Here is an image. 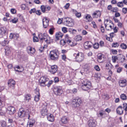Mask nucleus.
<instances>
[{"mask_svg": "<svg viewBox=\"0 0 127 127\" xmlns=\"http://www.w3.org/2000/svg\"><path fill=\"white\" fill-rule=\"evenodd\" d=\"M82 88L84 90H87L92 88L91 82L88 80H85L82 83Z\"/></svg>", "mask_w": 127, "mask_h": 127, "instance_id": "1", "label": "nucleus"}, {"mask_svg": "<svg viewBox=\"0 0 127 127\" xmlns=\"http://www.w3.org/2000/svg\"><path fill=\"white\" fill-rule=\"evenodd\" d=\"M63 23L64 25L69 27H72L74 24L73 20L68 17L64 18Z\"/></svg>", "mask_w": 127, "mask_h": 127, "instance_id": "2", "label": "nucleus"}, {"mask_svg": "<svg viewBox=\"0 0 127 127\" xmlns=\"http://www.w3.org/2000/svg\"><path fill=\"white\" fill-rule=\"evenodd\" d=\"M49 55L52 60L55 61L58 59L59 54L55 50L50 51Z\"/></svg>", "mask_w": 127, "mask_h": 127, "instance_id": "3", "label": "nucleus"}, {"mask_svg": "<svg viewBox=\"0 0 127 127\" xmlns=\"http://www.w3.org/2000/svg\"><path fill=\"white\" fill-rule=\"evenodd\" d=\"M82 102V101L80 98H76L72 101V106L75 108L78 107Z\"/></svg>", "mask_w": 127, "mask_h": 127, "instance_id": "4", "label": "nucleus"}, {"mask_svg": "<svg viewBox=\"0 0 127 127\" xmlns=\"http://www.w3.org/2000/svg\"><path fill=\"white\" fill-rule=\"evenodd\" d=\"M74 56H75L76 61L78 62H80L83 61L84 59V54L81 52H79L77 54H75Z\"/></svg>", "mask_w": 127, "mask_h": 127, "instance_id": "5", "label": "nucleus"}, {"mask_svg": "<svg viewBox=\"0 0 127 127\" xmlns=\"http://www.w3.org/2000/svg\"><path fill=\"white\" fill-rule=\"evenodd\" d=\"M53 91L55 94L57 95H60L63 92L62 88L60 86L55 87Z\"/></svg>", "mask_w": 127, "mask_h": 127, "instance_id": "6", "label": "nucleus"}, {"mask_svg": "<svg viewBox=\"0 0 127 127\" xmlns=\"http://www.w3.org/2000/svg\"><path fill=\"white\" fill-rule=\"evenodd\" d=\"M48 80V79L45 77H41L39 81L40 85V86H45L46 85V83Z\"/></svg>", "mask_w": 127, "mask_h": 127, "instance_id": "7", "label": "nucleus"}, {"mask_svg": "<svg viewBox=\"0 0 127 127\" xmlns=\"http://www.w3.org/2000/svg\"><path fill=\"white\" fill-rule=\"evenodd\" d=\"M88 123V125L89 127H95L97 124L96 120L93 119L89 120Z\"/></svg>", "mask_w": 127, "mask_h": 127, "instance_id": "8", "label": "nucleus"}, {"mask_svg": "<svg viewBox=\"0 0 127 127\" xmlns=\"http://www.w3.org/2000/svg\"><path fill=\"white\" fill-rule=\"evenodd\" d=\"M27 114V113L23 108L20 109L18 113V116L22 118L25 117Z\"/></svg>", "mask_w": 127, "mask_h": 127, "instance_id": "9", "label": "nucleus"}, {"mask_svg": "<svg viewBox=\"0 0 127 127\" xmlns=\"http://www.w3.org/2000/svg\"><path fill=\"white\" fill-rule=\"evenodd\" d=\"M7 109V112L10 115L13 114L15 112V110L14 107L12 106H8Z\"/></svg>", "mask_w": 127, "mask_h": 127, "instance_id": "10", "label": "nucleus"}, {"mask_svg": "<svg viewBox=\"0 0 127 127\" xmlns=\"http://www.w3.org/2000/svg\"><path fill=\"white\" fill-rule=\"evenodd\" d=\"M27 51L29 54L32 55L35 53V50L34 48L29 46L27 48Z\"/></svg>", "mask_w": 127, "mask_h": 127, "instance_id": "11", "label": "nucleus"}, {"mask_svg": "<svg viewBox=\"0 0 127 127\" xmlns=\"http://www.w3.org/2000/svg\"><path fill=\"white\" fill-rule=\"evenodd\" d=\"M58 67L56 65H54L51 67V69L50 70V72L52 74H54L57 71Z\"/></svg>", "mask_w": 127, "mask_h": 127, "instance_id": "12", "label": "nucleus"}, {"mask_svg": "<svg viewBox=\"0 0 127 127\" xmlns=\"http://www.w3.org/2000/svg\"><path fill=\"white\" fill-rule=\"evenodd\" d=\"M43 26L44 28H46L48 26L49 21L46 17L44 18L42 20Z\"/></svg>", "mask_w": 127, "mask_h": 127, "instance_id": "13", "label": "nucleus"}, {"mask_svg": "<svg viewBox=\"0 0 127 127\" xmlns=\"http://www.w3.org/2000/svg\"><path fill=\"white\" fill-rule=\"evenodd\" d=\"M15 84V81L13 79L9 80L8 82V86L12 88L13 89L14 88V86Z\"/></svg>", "mask_w": 127, "mask_h": 127, "instance_id": "14", "label": "nucleus"}, {"mask_svg": "<svg viewBox=\"0 0 127 127\" xmlns=\"http://www.w3.org/2000/svg\"><path fill=\"white\" fill-rule=\"evenodd\" d=\"M101 15L100 11L99 10L95 11L93 14V18H97L100 17Z\"/></svg>", "mask_w": 127, "mask_h": 127, "instance_id": "15", "label": "nucleus"}, {"mask_svg": "<svg viewBox=\"0 0 127 127\" xmlns=\"http://www.w3.org/2000/svg\"><path fill=\"white\" fill-rule=\"evenodd\" d=\"M98 62L100 63L103 62L104 61V58L101 54H98L97 55Z\"/></svg>", "mask_w": 127, "mask_h": 127, "instance_id": "16", "label": "nucleus"}, {"mask_svg": "<svg viewBox=\"0 0 127 127\" xmlns=\"http://www.w3.org/2000/svg\"><path fill=\"white\" fill-rule=\"evenodd\" d=\"M124 110L121 106H119L117 109V112L118 114L121 115L123 114Z\"/></svg>", "mask_w": 127, "mask_h": 127, "instance_id": "17", "label": "nucleus"}, {"mask_svg": "<svg viewBox=\"0 0 127 127\" xmlns=\"http://www.w3.org/2000/svg\"><path fill=\"white\" fill-rule=\"evenodd\" d=\"M120 86L121 87H124L127 85V81L126 80H121L119 81Z\"/></svg>", "mask_w": 127, "mask_h": 127, "instance_id": "18", "label": "nucleus"}, {"mask_svg": "<svg viewBox=\"0 0 127 127\" xmlns=\"http://www.w3.org/2000/svg\"><path fill=\"white\" fill-rule=\"evenodd\" d=\"M35 121L33 119L30 120L28 122L27 126V127H32L34 124Z\"/></svg>", "mask_w": 127, "mask_h": 127, "instance_id": "19", "label": "nucleus"}, {"mask_svg": "<svg viewBox=\"0 0 127 127\" xmlns=\"http://www.w3.org/2000/svg\"><path fill=\"white\" fill-rule=\"evenodd\" d=\"M63 36V34L60 32L56 33L55 34V36L56 39L58 40L60 38H62Z\"/></svg>", "mask_w": 127, "mask_h": 127, "instance_id": "20", "label": "nucleus"}, {"mask_svg": "<svg viewBox=\"0 0 127 127\" xmlns=\"http://www.w3.org/2000/svg\"><path fill=\"white\" fill-rule=\"evenodd\" d=\"M91 44H92L91 42L87 41L84 43V46L85 48L88 49L91 47Z\"/></svg>", "mask_w": 127, "mask_h": 127, "instance_id": "21", "label": "nucleus"}, {"mask_svg": "<svg viewBox=\"0 0 127 127\" xmlns=\"http://www.w3.org/2000/svg\"><path fill=\"white\" fill-rule=\"evenodd\" d=\"M41 113L42 115L45 116L47 114V110L46 109V107H45L41 110Z\"/></svg>", "mask_w": 127, "mask_h": 127, "instance_id": "22", "label": "nucleus"}, {"mask_svg": "<svg viewBox=\"0 0 127 127\" xmlns=\"http://www.w3.org/2000/svg\"><path fill=\"white\" fill-rule=\"evenodd\" d=\"M6 32V28L3 27L0 28V33L2 35H4Z\"/></svg>", "mask_w": 127, "mask_h": 127, "instance_id": "23", "label": "nucleus"}, {"mask_svg": "<svg viewBox=\"0 0 127 127\" xmlns=\"http://www.w3.org/2000/svg\"><path fill=\"white\" fill-rule=\"evenodd\" d=\"M37 95H35L34 97V100L36 102L38 101L39 100L40 94L39 92L37 91L36 92Z\"/></svg>", "mask_w": 127, "mask_h": 127, "instance_id": "24", "label": "nucleus"}, {"mask_svg": "<svg viewBox=\"0 0 127 127\" xmlns=\"http://www.w3.org/2000/svg\"><path fill=\"white\" fill-rule=\"evenodd\" d=\"M68 121L67 118L65 116L61 118V121L63 123L66 124L67 123Z\"/></svg>", "mask_w": 127, "mask_h": 127, "instance_id": "25", "label": "nucleus"}, {"mask_svg": "<svg viewBox=\"0 0 127 127\" xmlns=\"http://www.w3.org/2000/svg\"><path fill=\"white\" fill-rule=\"evenodd\" d=\"M31 95L30 94H27L25 96V100L28 102L31 99Z\"/></svg>", "mask_w": 127, "mask_h": 127, "instance_id": "26", "label": "nucleus"}, {"mask_svg": "<svg viewBox=\"0 0 127 127\" xmlns=\"http://www.w3.org/2000/svg\"><path fill=\"white\" fill-rule=\"evenodd\" d=\"M82 39V37L80 35H78L75 37V39L76 41H81Z\"/></svg>", "mask_w": 127, "mask_h": 127, "instance_id": "27", "label": "nucleus"}, {"mask_svg": "<svg viewBox=\"0 0 127 127\" xmlns=\"http://www.w3.org/2000/svg\"><path fill=\"white\" fill-rule=\"evenodd\" d=\"M48 120L51 122H53L54 120V117L52 114H50L47 117Z\"/></svg>", "mask_w": 127, "mask_h": 127, "instance_id": "28", "label": "nucleus"}, {"mask_svg": "<svg viewBox=\"0 0 127 127\" xmlns=\"http://www.w3.org/2000/svg\"><path fill=\"white\" fill-rule=\"evenodd\" d=\"M85 18L88 20V22L92 20V17H91L90 15L89 14H87L85 16Z\"/></svg>", "mask_w": 127, "mask_h": 127, "instance_id": "29", "label": "nucleus"}, {"mask_svg": "<svg viewBox=\"0 0 127 127\" xmlns=\"http://www.w3.org/2000/svg\"><path fill=\"white\" fill-rule=\"evenodd\" d=\"M70 38L68 36V35L67 34L65 35V40L66 43H68L70 41Z\"/></svg>", "mask_w": 127, "mask_h": 127, "instance_id": "30", "label": "nucleus"}, {"mask_svg": "<svg viewBox=\"0 0 127 127\" xmlns=\"http://www.w3.org/2000/svg\"><path fill=\"white\" fill-rule=\"evenodd\" d=\"M39 38L40 40V42L42 43L43 41V35L42 33H40L38 34Z\"/></svg>", "mask_w": 127, "mask_h": 127, "instance_id": "31", "label": "nucleus"}, {"mask_svg": "<svg viewBox=\"0 0 127 127\" xmlns=\"http://www.w3.org/2000/svg\"><path fill=\"white\" fill-rule=\"evenodd\" d=\"M108 20L107 19L106 20H105V21L104 23V25H105V27L106 29L108 31H109V30H111L112 29V26H111L110 25L109 26V27L110 28V29H107L106 28V27L107 26V25L106 23H105V22L106 21L107 22H108Z\"/></svg>", "mask_w": 127, "mask_h": 127, "instance_id": "32", "label": "nucleus"}, {"mask_svg": "<svg viewBox=\"0 0 127 127\" xmlns=\"http://www.w3.org/2000/svg\"><path fill=\"white\" fill-rule=\"evenodd\" d=\"M112 65L110 63L106 64V69L110 70L112 68Z\"/></svg>", "mask_w": 127, "mask_h": 127, "instance_id": "33", "label": "nucleus"}, {"mask_svg": "<svg viewBox=\"0 0 127 127\" xmlns=\"http://www.w3.org/2000/svg\"><path fill=\"white\" fill-rule=\"evenodd\" d=\"M40 9L42 12L44 13L46 10V6H45L44 5H42L40 7Z\"/></svg>", "mask_w": 127, "mask_h": 127, "instance_id": "34", "label": "nucleus"}, {"mask_svg": "<svg viewBox=\"0 0 127 127\" xmlns=\"http://www.w3.org/2000/svg\"><path fill=\"white\" fill-rule=\"evenodd\" d=\"M118 59V57L117 56H113L112 57V60L113 62H116L117 60Z\"/></svg>", "mask_w": 127, "mask_h": 127, "instance_id": "35", "label": "nucleus"}, {"mask_svg": "<svg viewBox=\"0 0 127 127\" xmlns=\"http://www.w3.org/2000/svg\"><path fill=\"white\" fill-rule=\"evenodd\" d=\"M120 47L122 49H126L127 47L126 45L124 43H122L120 45Z\"/></svg>", "mask_w": 127, "mask_h": 127, "instance_id": "36", "label": "nucleus"}, {"mask_svg": "<svg viewBox=\"0 0 127 127\" xmlns=\"http://www.w3.org/2000/svg\"><path fill=\"white\" fill-rule=\"evenodd\" d=\"M46 40L47 41L46 42L48 44H50L52 41V40L51 39L50 37L49 36H47V39Z\"/></svg>", "mask_w": 127, "mask_h": 127, "instance_id": "37", "label": "nucleus"}, {"mask_svg": "<svg viewBox=\"0 0 127 127\" xmlns=\"http://www.w3.org/2000/svg\"><path fill=\"white\" fill-rule=\"evenodd\" d=\"M123 107L126 113H127V104L126 103H124L123 104Z\"/></svg>", "mask_w": 127, "mask_h": 127, "instance_id": "38", "label": "nucleus"}, {"mask_svg": "<svg viewBox=\"0 0 127 127\" xmlns=\"http://www.w3.org/2000/svg\"><path fill=\"white\" fill-rule=\"evenodd\" d=\"M60 43V45L62 46L65 45L66 43L64 39H62L61 40Z\"/></svg>", "mask_w": 127, "mask_h": 127, "instance_id": "39", "label": "nucleus"}, {"mask_svg": "<svg viewBox=\"0 0 127 127\" xmlns=\"http://www.w3.org/2000/svg\"><path fill=\"white\" fill-rule=\"evenodd\" d=\"M67 43L71 47L74 46L76 45L77 44L76 43H74L72 42H71V40L70 42H68Z\"/></svg>", "mask_w": 127, "mask_h": 127, "instance_id": "40", "label": "nucleus"}, {"mask_svg": "<svg viewBox=\"0 0 127 127\" xmlns=\"http://www.w3.org/2000/svg\"><path fill=\"white\" fill-rule=\"evenodd\" d=\"M121 98L123 100H125L127 99V96L124 94H122L120 96Z\"/></svg>", "mask_w": 127, "mask_h": 127, "instance_id": "41", "label": "nucleus"}, {"mask_svg": "<svg viewBox=\"0 0 127 127\" xmlns=\"http://www.w3.org/2000/svg\"><path fill=\"white\" fill-rule=\"evenodd\" d=\"M119 45V44L117 42L113 43L112 44V47H117Z\"/></svg>", "mask_w": 127, "mask_h": 127, "instance_id": "42", "label": "nucleus"}, {"mask_svg": "<svg viewBox=\"0 0 127 127\" xmlns=\"http://www.w3.org/2000/svg\"><path fill=\"white\" fill-rule=\"evenodd\" d=\"M75 14L76 16L78 18H80L81 16V13L80 12H78L77 11Z\"/></svg>", "mask_w": 127, "mask_h": 127, "instance_id": "43", "label": "nucleus"}, {"mask_svg": "<svg viewBox=\"0 0 127 127\" xmlns=\"http://www.w3.org/2000/svg\"><path fill=\"white\" fill-rule=\"evenodd\" d=\"M1 126L2 127H6V122L5 121H3L1 122Z\"/></svg>", "mask_w": 127, "mask_h": 127, "instance_id": "44", "label": "nucleus"}, {"mask_svg": "<svg viewBox=\"0 0 127 127\" xmlns=\"http://www.w3.org/2000/svg\"><path fill=\"white\" fill-rule=\"evenodd\" d=\"M7 40H5L4 41H3L1 43V45L3 46H5L6 44L7 43H8Z\"/></svg>", "mask_w": 127, "mask_h": 127, "instance_id": "45", "label": "nucleus"}, {"mask_svg": "<svg viewBox=\"0 0 127 127\" xmlns=\"http://www.w3.org/2000/svg\"><path fill=\"white\" fill-rule=\"evenodd\" d=\"M18 21V19L17 18H14L12 20V22L13 23H16Z\"/></svg>", "mask_w": 127, "mask_h": 127, "instance_id": "46", "label": "nucleus"}, {"mask_svg": "<svg viewBox=\"0 0 127 127\" xmlns=\"http://www.w3.org/2000/svg\"><path fill=\"white\" fill-rule=\"evenodd\" d=\"M94 48L95 49H97L99 47V44L98 43H95L93 45Z\"/></svg>", "mask_w": 127, "mask_h": 127, "instance_id": "47", "label": "nucleus"}, {"mask_svg": "<svg viewBox=\"0 0 127 127\" xmlns=\"http://www.w3.org/2000/svg\"><path fill=\"white\" fill-rule=\"evenodd\" d=\"M63 21H64V18H62V19L59 18L57 22V23L59 24H61L62 22H63Z\"/></svg>", "mask_w": 127, "mask_h": 127, "instance_id": "48", "label": "nucleus"}, {"mask_svg": "<svg viewBox=\"0 0 127 127\" xmlns=\"http://www.w3.org/2000/svg\"><path fill=\"white\" fill-rule=\"evenodd\" d=\"M123 2H119L117 3V6L119 7H122L123 6Z\"/></svg>", "mask_w": 127, "mask_h": 127, "instance_id": "49", "label": "nucleus"}, {"mask_svg": "<svg viewBox=\"0 0 127 127\" xmlns=\"http://www.w3.org/2000/svg\"><path fill=\"white\" fill-rule=\"evenodd\" d=\"M47 36H49L46 34L45 35V34H44L43 37V40H44L45 42H46V41H47L46 40H47Z\"/></svg>", "mask_w": 127, "mask_h": 127, "instance_id": "50", "label": "nucleus"}, {"mask_svg": "<svg viewBox=\"0 0 127 127\" xmlns=\"http://www.w3.org/2000/svg\"><path fill=\"white\" fill-rule=\"evenodd\" d=\"M62 31L64 33H66L67 32V29L65 27H63Z\"/></svg>", "mask_w": 127, "mask_h": 127, "instance_id": "51", "label": "nucleus"}, {"mask_svg": "<svg viewBox=\"0 0 127 127\" xmlns=\"http://www.w3.org/2000/svg\"><path fill=\"white\" fill-rule=\"evenodd\" d=\"M104 111H101L99 112V114H98V116H99V115L101 117L102 116H103L104 114Z\"/></svg>", "mask_w": 127, "mask_h": 127, "instance_id": "52", "label": "nucleus"}, {"mask_svg": "<svg viewBox=\"0 0 127 127\" xmlns=\"http://www.w3.org/2000/svg\"><path fill=\"white\" fill-rule=\"evenodd\" d=\"M36 10L35 8H33L31 9V10L29 12L30 14H32V13H34L35 12Z\"/></svg>", "mask_w": 127, "mask_h": 127, "instance_id": "53", "label": "nucleus"}, {"mask_svg": "<svg viewBox=\"0 0 127 127\" xmlns=\"http://www.w3.org/2000/svg\"><path fill=\"white\" fill-rule=\"evenodd\" d=\"M113 54L114 55L116 54L117 52V50L112 49L111 50Z\"/></svg>", "mask_w": 127, "mask_h": 127, "instance_id": "54", "label": "nucleus"}, {"mask_svg": "<svg viewBox=\"0 0 127 127\" xmlns=\"http://www.w3.org/2000/svg\"><path fill=\"white\" fill-rule=\"evenodd\" d=\"M117 11V7L113 8L111 11L113 12H116Z\"/></svg>", "mask_w": 127, "mask_h": 127, "instance_id": "55", "label": "nucleus"}, {"mask_svg": "<svg viewBox=\"0 0 127 127\" xmlns=\"http://www.w3.org/2000/svg\"><path fill=\"white\" fill-rule=\"evenodd\" d=\"M5 54L6 55H8V54L10 53L11 52L10 50L8 51V49H5Z\"/></svg>", "mask_w": 127, "mask_h": 127, "instance_id": "56", "label": "nucleus"}, {"mask_svg": "<svg viewBox=\"0 0 127 127\" xmlns=\"http://www.w3.org/2000/svg\"><path fill=\"white\" fill-rule=\"evenodd\" d=\"M122 11L124 13H127V8H123Z\"/></svg>", "mask_w": 127, "mask_h": 127, "instance_id": "57", "label": "nucleus"}, {"mask_svg": "<svg viewBox=\"0 0 127 127\" xmlns=\"http://www.w3.org/2000/svg\"><path fill=\"white\" fill-rule=\"evenodd\" d=\"M70 5V4L69 3H67L64 6V7L66 9H68Z\"/></svg>", "mask_w": 127, "mask_h": 127, "instance_id": "58", "label": "nucleus"}, {"mask_svg": "<svg viewBox=\"0 0 127 127\" xmlns=\"http://www.w3.org/2000/svg\"><path fill=\"white\" fill-rule=\"evenodd\" d=\"M113 8L111 5H109L108 6L107 9L109 10H110L111 11Z\"/></svg>", "mask_w": 127, "mask_h": 127, "instance_id": "59", "label": "nucleus"}, {"mask_svg": "<svg viewBox=\"0 0 127 127\" xmlns=\"http://www.w3.org/2000/svg\"><path fill=\"white\" fill-rule=\"evenodd\" d=\"M35 12L36 14L39 15H40L41 14V13L39 10H38L36 11H35Z\"/></svg>", "mask_w": 127, "mask_h": 127, "instance_id": "60", "label": "nucleus"}, {"mask_svg": "<svg viewBox=\"0 0 127 127\" xmlns=\"http://www.w3.org/2000/svg\"><path fill=\"white\" fill-rule=\"evenodd\" d=\"M95 70L97 71H99L100 70V69L98 66L96 65L95 67Z\"/></svg>", "mask_w": 127, "mask_h": 127, "instance_id": "61", "label": "nucleus"}, {"mask_svg": "<svg viewBox=\"0 0 127 127\" xmlns=\"http://www.w3.org/2000/svg\"><path fill=\"white\" fill-rule=\"evenodd\" d=\"M53 83V82L52 81H50L49 82H48V84H46V85H47L48 87H49L50 85L52 84Z\"/></svg>", "mask_w": 127, "mask_h": 127, "instance_id": "62", "label": "nucleus"}, {"mask_svg": "<svg viewBox=\"0 0 127 127\" xmlns=\"http://www.w3.org/2000/svg\"><path fill=\"white\" fill-rule=\"evenodd\" d=\"M11 12L13 14H15L16 12V10L14 9H12L11 10Z\"/></svg>", "mask_w": 127, "mask_h": 127, "instance_id": "63", "label": "nucleus"}, {"mask_svg": "<svg viewBox=\"0 0 127 127\" xmlns=\"http://www.w3.org/2000/svg\"><path fill=\"white\" fill-rule=\"evenodd\" d=\"M122 69V68L121 67H119L118 68L117 70V72L118 73H120L121 72Z\"/></svg>", "mask_w": 127, "mask_h": 127, "instance_id": "64", "label": "nucleus"}]
</instances>
